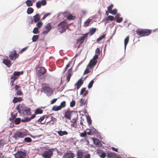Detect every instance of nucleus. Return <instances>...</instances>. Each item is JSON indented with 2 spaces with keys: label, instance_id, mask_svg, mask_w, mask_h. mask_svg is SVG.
<instances>
[{
  "label": "nucleus",
  "instance_id": "f257e3e1",
  "mask_svg": "<svg viewBox=\"0 0 158 158\" xmlns=\"http://www.w3.org/2000/svg\"><path fill=\"white\" fill-rule=\"evenodd\" d=\"M42 89L44 92L48 96H50L53 91L52 89L48 84H42Z\"/></svg>",
  "mask_w": 158,
  "mask_h": 158
},
{
  "label": "nucleus",
  "instance_id": "f03ea898",
  "mask_svg": "<svg viewBox=\"0 0 158 158\" xmlns=\"http://www.w3.org/2000/svg\"><path fill=\"white\" fill-rule=\"evenodd\" d=\"M68 27V25L67 23L64 21L60 23L57 26V30L60 33L65 31Z\"/></svg>",
  "mask_w": 158,
  "mask_h": 158
},
{
  "label": "nucleus",
  "instance_id": "7ed1b4c3",
  "mask_svg": "<svg viewBox=\"0 0 158 158\" xmlns=\"http://www.w3.org/2000/svg\"><path fill=\"white\" fill-rule=\"evenodd\" d=\"M136 32L140 37L150 35L152 33V30L148 29H142L137 30Z\"/></svg>",
  "mask_w": 158,
  "mask_h": 158
},
{
  "label": "nucleus",
  "instance_id": "20e7f679",
  "mask_svg": "<svg viewBox=\"0 0 158 158\" xmlns=\"http://www.w3.org/2000/svg\"><path fill=\"white\" fill-rule=\"evenodd\" d=\"M54 150V148L49 149L44 151L42 153V156L44 158H51L53 155V152Z\"/></svg>",
  "mask_w": 158,
  "mask_h": 158
},
{
  "label": "nucleus",
  "instance_id": "39448f33",
  "mask_svg": "<svg viewBox=\"0 0 158 158\" xmlns=\"http://www.w3.org/2000/svg\"><path fill=\"white\" fill-rule=\"evenodd\" d=\"M89 33H86L82 35V36L80 37L77 40L76 43L79 45H81L88 37Z\"/></svg>",
  "mask_w": 158,
  "mask_h": 158
},
{
  "label": "nucleus",
  "instance_id": "423d86ee",
  "mask_svg": "<svg viewBox=\"0 0 158 158\" xmlns=\"http://www.w3.org/2000/svg\"><path fill=\"white\" fill-rule=\"evenodd\" d=\"M26 105L23 104H19L16 107V109L17 110L19 114H24V111L26 108Z\"/></svg>",
  "mask_w": 158,
  "mask_h": 158
},
{
  "label": "nucleus",
  "instance_id": "0eeeda50",
  "mask_svg": "<svg viewBox=\"0 0 158 158\" xmlns=\"http://www.w3.org/2000/svg\"><path fill=\"white\" fill-rule=\"evenodd\" d=\"M14 155L15 158H25L26 156V153L23 151H18Z\"/></svg>",
  "mask_w": 158,
  "mask_h": 158
},
{
  "label": "nucleus",
  "instance_id": "6e6552de",
  "mask_svg": "<svg viewBox=\"0 0 158 158\" xmlns=\"http://www.w3.org/2000/svg\"><path fill=\"white\" fill-rule=\"evenodd\" d=\"M9 57L11 60L14 61L19 57V55L16 53L15 50H14L10 52Z\"/></svg>",
  "mask_w": 158,
  "mask_h": 158
},
{
  "label": "nucleus",
  "instance_id": "1a4fd4ad",
  "mask_svg": "<svg viewBox=\"0 0 158 158\" xmlns=\"http://www.w3.org/2000/svg\"><path fill=\"white\" fill-rule=\"evenodd\" d=\"M52 28V27L50 23H47L44 28V30L43 31V33L44 34H47L51 30Z\"/></svg>",
  "mask_w": 158,
  "mask_h": 158
},
{
  "label": "nucleus",
  "instance_id": "9d476101",
  "mask_svg": "<svg viewBox=\"0 0 158 158\" xmlns=\"http://www.w3.org/2000/svg\"><path fill=\"white\" fill-rule=\"evenodd\" d=\"M64 16L67 18V19L69 20H74L75 19V16L68 12H65L63 13Z\"/></svg>",
  "mask_w": 158,
  "mask_h": 158
},
{
  "label": "nucleus",
  "instance_id": "9b49d317",
  "mask_svg": "<svg viewBox=\"0 0 158 158\" xmlns=\"http://www.w3.org/2000/svg\"><path fill=\"white\" fill-rule=\"evenodd\" d=\"M46 72L45 69L44 67H41L39 68L37 71L36 74L38 76H42Z\"/></svg>",
  "mask_w": 158,
  "mask_h": 158
},
{
  "label": "nucleus",
  "instance_id": "f8f14e48",
  "mask_svg": "<svg viewBox=\"0 0 158 158\" xmlns=\"http://www.w3.org/2000/svg\"><path fill=\"white\" fill-rule=\"evenodd\" d=\"M73 111H71L69 110L65 111L64 113V116L67 118L69 120L71 119V115Z\"/></svg>",
  "mask_w": 158,
  "mask_h": 158
},
{
  "label": "nucleus",
  "instance_id": "ddd939ff",
  "mask_svg": "<svg viewBox=\"0 0 158 158\" xmlns=\"http://www.w3.org/2000/svg\"><path fill=\"white\" fill-rule=\"evenodd\" d=\"M46 116V115H43L41 116L38 120L36 121V122L42 124H44L46 122V119H45Z\"/></svg>",
  "mask_w": 158,
  "mask_h": 158
},
{
  "label": "nucleus",
  "instance_id": "4468645a",
  "mask_svg": "<svg viewBox=\"0 0 158 158\" xmlns=\"http://www.w3.org/2000/svg\"><path fill=\"white\" fill-rule=\"evenodd\" d=\"M2 63L8 67H10L11 66V61L8 59H4L3 60Z\"/></svg>",
  "mask_w": 158,
  "mask_h": 158
},
{
  "label": "nucleus",
  "instance_id": "2eb2a0df",
  "mask_svg": "<svg viewBox=\"0 0 158 158\" xmlns=\"http://www.w3.org/2000/svg\"><path fill=\"white\" fill-rule=\"evenodd\" d=\"M83 84V81L82 80V78H81L77 81L75 85V86H77V89H79Z\"/></svg>",
  "mask_w": 158,
  "mask_h": 158
},
{
  "label": "nucleus",
  "instance_id": "dca6fc26",
  "mask_svg": "<svg viewBox=\"0 0 158 158\" xmlns=\"http://www.w3.org/2000/svg\"><path fill=\"white\" fill-rule=\"evenodd\" d=\"M67 73L68 74L66 78L67 82H69V81L72 75V68H70L68 70Z\"/></svg>",
  "mask_w": 158,
  "mask_h": 158
},
{
  "label": "nucleus",
  "instance_id": "f3484780",
  "mask_svg": "<svg viewBox=\"0 0 158 158\" xmlns=\"http://www.w3.org/2000/svg\"><path fill=\"white\" fill-rule=\"evenodd\" d=\"M15 136L16 137L23 138L25 135L23 132H17L15 134Z\"/></svg>",
  "mask_w": 158,
  "mask_h": 158
},
{
  "label": "nucleus",
  "instance_id": "a211bd4d",
  "mask_svg": "<svg viewBox=\"0 0 158 158\" xmlns=\"http://www.w3.org/2000/svg\"><path fill=\"white\" fill-rule=\"evenodd\" d=\"M97 62L98 61H96L92 59L90 60V62L88 65L87 67H89L90 69H91L96 64Z\"/></svg>",
  "mask_w": 158,
  "mask_h": 158
},
{
  "label": "nucleus",
  "instance_id": "6ab92c4d",
  "mask_svg": "<svg viewBox=\"0 0 158 158\" xmlns=\"http://www.w3.org/2000/svg\"><path fill=\"white\" fill-rule=\"evenodd\" d=\"M56 132L60 136H62L64 135H67L68 134V132L66 131H62L60 130V131H57Z\"/></svg>",
  "mask_w": 158,
  "mask_h": 158
},
{
  "label": "nucleus",
  "instance_id": "aec40b11",
  "mask_svg": "<svg viewBox=\"0 0 158 158\" xmlns=\"http://www.w3.org/2000/svg\"><path fill=\"white\" fill-rule=\"evenodd\" d=\"M65 158H74V154L72 153H67L65 155Z\"/></svg>",
  "mask_w": 158,
  "mask_h": 158
},
{
  "label": "nucleus",
  "instance_id": "412c9836",
  "mask_svg": "<svg viewBox=\"0 0 158 158\" xmlns=\"http://www.w3.org/2000/svg\"><path fill=\"white\" fill-rule=\"evenodd\" d=\"M22 100V98L21 97H14L13 100V102L14 103H16L18 102H21Z\"/></svg>",
  "mask_w": 158,
  "mask_h": 158
},
{
  "label": "nucleus",
  "instance_id": "4be33fe9",
  "mask_svg": "<svg viewBox=\"0 0 158 158\" xmlns=\"http://www.w3.org/2000/svg\"><path fill=\"white\" fill-rule=\"evenodd\" d=\"M77 158H83V152L81 151H78L77 153Z\"/></svg>",
  "mask_w": 158,
  "mask_h": 158
},
{
  "label": "nucleus",
  "instance_id": "5701e85b",
  "mask_svg": "<svg viewBox=\"0 0 158 158\" xmlns=\"http://www.w3.org/2000/svg\"><path fill=\"white\" fill-rule=\"evenodd\" d=\"M88 93V91L86 90L85 88H83L81 89L80 92L81 94H83L84 96H85Z\"/></svg>",
  "mask_w": 158,
  "mask_h": 158
},
{
  "label": "nucleus",
  "instance_id": "b1692460",
  "mask_svg": "<svg viewBox=\"0 0 158 158\" xmlns=\"http://www.w3.org/2000/svg\"><path fill=\"white\" fill-rule=\"evenodd\" d=\"M34 21L35 23H36L39 21L40 19V17L38 14H36L34 16Z\"/></svg>",
  "mask_w": 158,
  "mask_h": 158
},
{
  "label": "nucleus",
  "instance_id": "393cba45",
  "mask_svg": "<svg viewBox=\"0 0 158 158\" xmlns=\"http://www.w3.org/2000/svg\"><path fill=\"white\" fill-rule=\"evenodd\" d=\"M96 28H92L90 29L89 32L87 33H89V34H90V35H92L96 31Z\"/></svg>",
  "mask_w": 158,
  "mask_h": 158
},
{
  "label": "nucleus",
  "instance_id": "a878e982",
  "mask_svg": "<svg viewBox=\"0 0 158 158\" xmlns=\"http://www.w3.org/2000/svg\"><path fill=\"white\" fill-rule=\"evenodd\" d=\"M43 110L40 108H38L36 109L35 112V114H41L43 113Z\"/></svg>",
  "mask_w": 158,
  "mask_h": 158
},
{
  "label": "nucleus",
  "instance_id": "bb28decb",
  "mask_svg": "<svg viewBox=\"0 0 158 158\" xmlns=\"http://www.w3.org/2000/svg\"><path fill=\"white\" fill-rule=\"evenodd\" d=\"M24 113L27 115H30L31 114L30 109L27 107L24 111Z\"/></svg>",
  "mask_w": 158,
  "mask_h": 158
},
{
  "label": "nucleus",
  "instance_id": "cd10ccee",
  "mask_svg": "<svg viewBox=\"0 0 158 158\" xmlns=\"http://www.w3.org/2000/svg\"><path fill=\"white\" fill-rule=\"evenodd\" d=\"M25 3L27 6H32L33 5V2L31 0H27L25 2Z\"/></svg>",
  "mask_w": 158,
  "mask_h": 158
},
{
  "label": "nucleus",
  "instance_id": "c85d7f7f",
  "mask_svg": "<svg viewBox=\"0 0 158 158\" xmlns=\"http://www.w3.org/2000/svg\"><path fill=\"white\" fill-rule=\"evenodd\" d=\"M93 141L94 144L96 145L99 146L101 143L100 142L98 139L94 138Z\"/></svg>",
  "mask_w": 158,
  "mask_h": 158
},
{
  "label": "nucleus",
  "instance_id": "c756f323",
  "mask_svg": "<svg viewBox=\"0 0 158 158\" xmlns=\"http://www.w3.org/2000/svg\"><path fill=\"white\" fill-rule=\"evenodd\" d=\"M21 121L20 118H17L14 120V123L15 124L17 125L20 123Z\"/></svg>",
  "mask_w": 158,
  "mask_h": 158
},
{
  "label": "nucleus",
  "instance_id": "7c9ffc66",
  "mask_svg": "<svg viewBox=\"0 0 158 158\" xmlns=\"http://www.w3.org/2000/svg\"><path fill=\"white\" fill-rule=\"evenodd\" d=\"M11 117L10 118L9 120L11 121H12L13 120H15L16 117V114H13V112H11Z\"/></svg>",
  "mask_w": 158,
  "mask_h": 158
},
{
  "label": "nucleus",
  "instance_id": "2f4dec72",
  "mask_svg": "<svg viewBox=\"0 0 158 158\" xmlns=\"http://www.w3.org/2000/svg\"><path fill=\"white\" fill-rule=\"evenodd\" d=\"M23 71L21 72H17L15 71L13 73V75L14 76H19L20 75L23 74Z\"/></svg>",
  "mask_w": 158,
  "mask_h": 158
},
{
  "label": "nucleus",
  "instance_id": "473e14b6",
  "mask_svg": "<svg viewBox=\"0 0 158 158\" xmlns=\"http://www.w3.org/2000/svg\"><path fill=\"white\" fill-rule=\"evenodd\" d=\"M91 20V19L89 18L84 23V25L85 27H88L89 24Z\"/></svg>",
  "mask_w": 158,
  "mask_h": 158
},
{
  "label": "nucleus",
  "instance_id": "72a5a7b5",
  "mask_svg": "<svg viewBox=\"0 0 158 158\" xmlns=\"http://www.w3.org/2000/svg\"><path fill=\"white\" fill-rule=\"evenodd\" d=\"M129 40V36H127L124 40V46L125 48L126 47L128 43Z\"/></svg>",
  "mask_w": 158,
  "mask_h": 158
},
{
  "label": "nucleus",
  "instance_id": "f704fd0d",
  "mask_svg": "<svg viewBox=\"0 0 158 158\" xmlns=\"http://www.w3.org/2000/svg\"><path fill=\"white\" fill-rule=\"evenodd\" d=\"M114 16L111 15L108 16L106 19V21H112L114 19Z\"/></svg>",
  "mask_w": 158,
  "mask_h": 158
},
{
  "label": "nucleus",
  "instance_id": "c9c22d12",
  "mask_svg": "<svg viewBox=\"0 0 158 158\" xmlns=\"http://www.w3.org/2000/svg\"><path fill=\"white\" fill-rule=\"evenodd\" d=\"M61 107H60V106H54L53 107L52 110L54 111H57L60 110L61 109Z\"/></svg>",
  "mask_w": 158,
  "mask_h": 158
},
{
  "label": "nucleus",
  "instance_id": "e433bc0d",
  "mask_svg": "<svg viewBox=\"0 0 158 158\" xmlns=\"http://www.w3.org/2000/svg\"><path fill=\"white\" fill-rule=\"evenodd\" d=\"M39 35H34L32 38V40L33 42H36L39 38Z\"/></svg>",
  "mask_w": 158,
  "mask_h": 158
},
{
  "label": "nucleus",
  "instance_id": "4c0bfd02",
  "mask_svg": "<svg viewBox=\"0 0 158 158\" xmlns=\"http://www.w3.org/2000/svg\"><path fill=\"white\" fill-rule=\"evenodd\" d=\"M34 11L33 9L31 7H29L28 8L27 10V13L28 14H30L32 13Z\"/></svg>",
  "mask_w": 158,
  "mask_h": 158
},
{
  "label": "nucleus",
  "instance_id": "58836bf2",
  "mask_svg": "<svg viewBox=\"0 0 158 158\" xmlns=\"http://www.w3.org/2000/svg\"><path fill=\"white\" fill-rule=\"evenodd\" d=\"M72 123L71 125L74 127H75L77 126V121L75 118L73 119L71 121Z\"/></svg>",
  "mask_w": 158,
  "mask_h": 158
},
{
  "label": "nucleus",
  "instance_id": "ea45409f",
  "mask_svg": "<svg viewBox=\"0 0 158 158\" xmlns=\"http://www.w3.org/2000/svg\"><path fill=\"white\" fill-rule=\"evenodd\" d=\"M56 121V119L55 118L52 117L51 118V120L50 121L48 122L47 123H50L52 124H54Z\"/></svg>",
  "mask_w": 158,
  "mask_h": 158
},
{
  "label": "nucleus",
  "instance_id": "a19ab883",
  "mask_svg": "<svg viewBox=\"0 0 158 158\" xmlns=\"http://www.w3.org/2000/svg\"><path fill=\"white\" fill-rule=\"evenodd\" d=\"M30 118L25 117L24 119H22L21 121L23 122H28L31 121Z\"/></svg>",
  "mask_w": 158,
  "mask_h": 158
},
{
  "label": "nucleus",
  "instance_id": "79ce46f5",
  "mask_svg": "<svg viewBox=\"0 0 158 158\" xmlns=\"http://www.w3.org/2000/svg\"><path fill=\"white\" fill-rule=\"evenodd\" d=\"M24 140L25 142L27 143H30L32 141L31 139L28 137H27L24 138Z\"/></svg>",
  "mask_w": 158,
  "mask_h": 158
},
{
  "label": "nucleus",
  "instance_id": "37998d69",
  "mask_svg": "<svg viewBox=\"0 0 158 158\" xmlns=\"http://www.w3.org/2000/svg\"><path fill=\"white\" fill-rule=\"evenodd\" d=\"M106 36V35L105 34H103L97 40V41L98 42H99L102 40L103 39L105 38Z\"/></svg>",
  "mask_w": 158,
  "mask_h": 158
},
{
  "label": "nucleus",
  "instance_id": "c03bdc74",
  "mask_svg": "<svg viewBox=\"0 0 158 158\" xmlns=\"http://www.w3.org/2000/svg\"><path fill=\"white\" fill-rule=\"evenodd\" d=\"M33 32L34 34H36L39 33L38 28L36 27H35L33 30Z\"/></svg>",
  "mask_w": 158,
  "mask_h": 158
},
{
  "label": "nucleus",
  "instance_id": "a18cd8bd",
  "mask_svg": "<svg viewBox=\"0 0 158 158\" xmlns=\"http://www.w3.org/2000/svg\"><path fill=\"white\" fill-rule=\"evenodd\" d=\"M94 83V80H92L89 83L88 85V88L89 89L91 88L92 87Z\"/></svg>",
  "mask_w": 158,
  "mask_h": 158
},
{
  "label": "nucleus",
  "instance_id": "49530a36",
  "mask_svg": "<svg viewBox=\"0 0 158 158\" xmlns=\"http://www.w3.org/2000/svg\"><path fill=\"white\" fill-rule=\"evenodd\" d=\"M60 106L61 108L64 107L66 106V102L65 101H63L61 103Z\"/></svg>",
  "mask_w": 158,
  "mask_h": 158
},
{
  "label": "nucleus",
  "instance_id": "de8ad7c7",
  "mask_svg": "<svg viewBox=\"0 0 158 158\" xmlns=\"http://www.w3.org/2000/svg\"><path fill=\"white\" fill-rule=\"evenodd\" d=\"M42 25H43V23L41 22H39L36 24V26L38 28H40L42 26Z\"/></svg>",
  "mask_w": 158,
  "mask_h": 158
},
{
  "label": "nucleus",
  "instance_id": "09e8293b",
  "mask_svg": "<svg viewBox=\"0 0 158 158\" xmlns=\"http://www.w3.org/2000/svg\"><path fill=\"white\" fill-rule=\"evenodd\" d=\"M22 94L23 92L21 91V89L17 90L16 91V94H17L18 95H22Z\"/></svg>",
  "mask_w": 158,
  "mask_h": 158
},
{
  "label": "nucleus",
  "instance_id": "8fccbe9b",
  "mask_svg": "<svg viewBox=\"0 0 158 158\" xmlns=\"http://www.w3.org/2000/svg\"><path fill=\"white\" fill-rule=\"evenodd\" d=\"M117 10L116 9H115L113 10H112V11L110 12V13L112 14V15H115L117 12Z\"/></svg>",
  "mask_w": 158,
  "mask_h": 158
},
{
  "label": "nucleus",
  "instance_id": "3c124183",
  "mask_svg": "<svg viewBox=\"0 0 158 158\" xmlns=\"http://www.w3.org/2000/svg\"><path fill=\"white\" fill-rule=\"evenodd\" d=\"M85 103V100L83 98H81L80 100V105L81 106L84 105Z\"/></svg>",
  "mask_w": 158,
  "mask_h": 158
},
{
  "label": "nucleus",
  "instance_id": "603ef678",
  "mask_svg": "<svg viewBox=\"0 0 158 158\" xmlns=\"http://www.w3.org/2000/svg\"><path fill=\"white\" fill-rule=\"evenodd\" d=\"M98 56L99 55L98 54L95 55L93 57L92 60H95L96 61H98L97 60L98 58Z\"/></svg>",
  "mask_w": 158,
  "mask_h": 158
},
{
  "label": "nucleus",
  "instance_id": "864d4df0",
  "mask_svg": "<svg viewBox=\"0 0 158 158\" xmlns=\"http://www.w3.org/2000/svg\"><path fill=\"white\" fill-rule=\"evenodd\" d=\"M114 6V5L113 4H111L108 7V10L109 11V13L111 11H112V9Z\"/></svg>",
  "mask_w": 158,
  "mask_h": 158
},
{
  "label": "nucleus",
  "instance_id": "5fc2aeb1",
  "mask_svg": "<svg viewBox=\"0 0 158 158\" xmlns=\"http://www.w3.org/2000/svg\"><path fill=\"white\" fill-rule=\"evenodd\" d=\"M75 102L74 100H73L70 103V106L71 107H73L75 105Z\"/></svg>",
  "mask_w": 158,
  "mask_h": 158
},
{
  "label": "nucleus",
  "instance_id": "6e6d98bb",
  "mask_svg": "<svg viewBox=\"0 0 158 158\" xmlns=\"http://www.w3.org/2000/svg\"><path fill=\"white\" fill-rule=\"evenodd\" d=\"M87 133L85 131L84 132L80 134V136L81 137H85L87 135Z\"/></svg>",
  "mask_w": 158,
  "mask_h": 158
},
{
  "label": "nucleus",
  "instance_id": "4d7b16f0",
  "mask_svg": "<svg viewBox=\"0 0 158 158\" xmlns=\"http://www.w3.org/2000/svg\"><path fill=\"white\" fill-rule=\"evenodd\" d=\"M36 6L38 8H39L41 6V2H38L36 3Z\"/></svg>",
  "mask_w": 158,
  "mask_h": 158
},
{
  "label": "nucleus",
  "instance_id": "13d9d810",
  "mask_svg": "<svg viewBox=\"0 0 158 158\" xmlns=\"http://www.w3.org/2000/svg\"><path fill=\"white\" fill-rule=\"evenodd\" d=\"M51 14L50 13H46L45 14L43 17L42 18V19L44 20V19L48 16L50 15H51Z\"/></svg>",
  "mask_w": 158,
  "mask_h": 158
},
{
  "label": "nucleus",
  "instance_id": "bf43d9fd",
  "mask_svg": "<svg viewBox=\"0 0 158 158\" xmlns=\"http://www.w3.org/2000/svg\"><path fill=\"white\" fill-rule=\"evenodd\" d=\"M116 22L118 23H120L123 20V18H117L116 19Z\"/></svg>",
  "mask_w": 158,
  "mask_h": 158
},
{
  "label": "nucleus",
  "instance_id": "052dcab7",
  "mask_svg": "<svg viewBox=\"0 0 158 158\" xmlns=\"http://www.w3.org/2000/svg\"><path fill=\"white\" fill-rule=\"evenodd\" d=\"M17 78L14 76H11L10 77L11 82H14L15 81L16 79Z\"/></svg>",
  "mask_w": 158,
  "mask_h": 158
},
{
  "label": "nucleus",
  "instance_id": "680f3d73",
  "mask_svg": "<svg viewBox=\"0 0 158 158\" xmlns=\"http://www.w3.org/2000/svg\"><path fill=\"white\" fill-rule=\"evenodd\" d=\"M88 67L87 66V68L85 70L84 73V74H88L90 72Z\"/></svg>",
  "mask_w": 158,
  "mask_h": 158
},
{
  "label": "nucleus",
  "instance_id": "e2e57ef3",
  "mask_svg": "<svg viewBox=\"0 0 158 158\" xmlns=\"http://www.w3.org/2000/svg\"><path fill=\"white\" fill-rule=\"evenodd\" d=\"M100 156L102 158H105L106 156V153L105 152H102L101 153Z\"/></svg>",
  "mask_w": 158,
  "mask_h": 158
},
{
  "label": "nucleus",
  "instance_id": "0e129e2a",
  "mask_svg": "<svg viewBox=\"0 0 158 158\" xmlns=\"http://www.w3.org/2000/svg\"><path fill=\"white\" fill-rule=\"evenodd\" d=\"M27 47H25L23 48L21 51L19 52V53H22L23 52L26 51L27 48Z\"/></svg>",
  "mask_w": 158,
  "mask_h": 158
},
{
  "label": "nucleus",
  "instance_id": "69168bd1",
  "mask_svg": "<svg viewBox=\"0 0 158 158\" xmlns=\"http://www.w3.org/2000/svg\"><path fill=\"white\" fill-rule=\"evenodd\" d=\"M95 53L98 54L99 55L100 54V50L99 48H97L95 50Z\"/></svg>",
  "mask_w": 158,
  "mask_h": 158
},
{
  "label": "nucleus",
  "instance_id": "338daca9",
  "mask_svg": "<svg viewBox=\"0 0 158 158\" xmlns=\"http://www.w3.org/2000/svg\"><path fill=\"white\" fill-rule=\"evenodd\" d=\"M40 2H41V4L43 6L45 5L46 4V1L45 0H43Z\"/></svg>",
  "mask_w": 158,
  "mask_h": 158
},
{
  "label": "nucleus",
  "instance_id": "774afa93",
  "mask_svg": "<svg viewBox=\"0 0 158 158\" xmlns=\"http://www.w3.org/2000/svg\"><path fill=\"white\" fill-rule=\"evenodd\" d=\"M87 122L89 125H91L92 123V121L90 118H87Z\"/></svg>",
  "mask_w": 158,
  "mask_h": 158
}]
</instances>
